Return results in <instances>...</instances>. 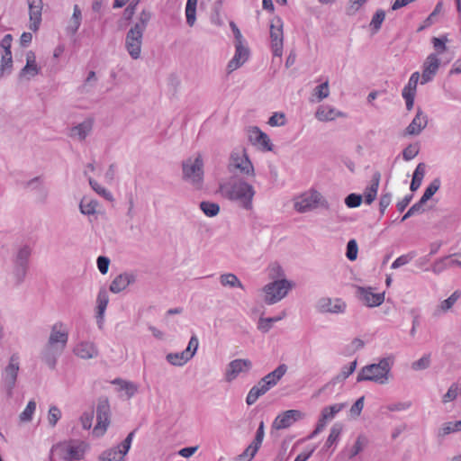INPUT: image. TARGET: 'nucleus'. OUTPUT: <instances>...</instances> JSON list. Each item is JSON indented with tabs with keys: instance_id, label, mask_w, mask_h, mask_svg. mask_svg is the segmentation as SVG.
<instances>
[{
	"instance_id": "3c124183",
	"label": "nucleus",
	"mask_w": 461,
	"mask_h": 461,
	"mask_svg": "<svg viewBox=\"0 0 461 461\" xmlns=\"http://www.w3.org/2000/svg\"><path fill=\"white\" fill-rule=\"evenodd\" d=\"M282 320L281 316L277 317H269V318H260L258 321V330H260L262 332H267L272 327V324L274 322H276L278 321Z\"/></svg>"
},
{
	"instance_id": "4be33fe9",
	"label": "nucleus",
	"mask_w": 461,
	"mask_h": 461,
	"mask_svg": "<svg viewBox=\"0 0 461 461\" xmlns=\"http://www.w3.org/2000/svg\"><path fill=\"white\" fill-rule=\"evenodd\" d=\"M136 276L132 273L124 272L118 275L111 283L109 290L113 294H118L126 289L131 284L134 283Z\"/></svg>"
},
{
	"instance_id": "6ab92c4d",
	"label": "nucleus",
	"mask_w": 461,
	"mask_h": 461,
	"mask_svg": "<svg viewBox=\"0 0 461 461\" xmlns=\"http://www.w3.org/2000/svg\"><path fill=\"white\" fill-rule=\"evenodd\" d=\"M249 50L244 45V42H235V54L228 63L230 72L236 70L241 67L249 59Z\"/></svg>"
},
{
	"instance_id": "37998d69",
	"label": "nucleus",
	"mask_w": 461,
	"mask_h": 461,
	"mask_svg": "<svg viewBox=\"0 0 461 461\" xmlns=\"http://www.w3.org/2000/svg\"><path fill=\"white\" fill-rule=\"evenodd\" d=\"M36 411V402L34 400L29 401L25 409L20 413L19 420L21 422H30Z\"/></svg>"
},
{
	"instance_id": "cd10ccee",
	"label": "nucleus",
	"mask_w": 461,
	"mask_h": 461,
	"mask_svg": "<svg viewBox=\"0 0 461 461\" xmlns=\"http://www.w3.org/2000/svg\"><path fill=\"white\" fill-rule=\"evenodd\" d=\"M428 124V118L421 111H418L411 122L406 128V131L410 135L419 134Z\"/></svg>"
},
{
	"instance_id": "4d7b16f0",
	"label": "nucleus",
	"mask_w": 461,
	"mask_h": 461,
	"mask_svg": "<svg viewBox=\"0 0 461 461\" xmlns=\"http://www.w3.org/2000/svg\"><path fill=\"white\" fill-rule=\"evenodd\" d=\"M315 95L318 98V101H321L325 98H327L330 95L329 90V82L325 81L324 83L317 86L314 89Z\"/></svg>"
},
{
	"instance_id": "412c9836",
	"label": "nucleus",
	"mask_w": 461,
	"mask_h": 461,
	"mask_svg": "<svg viewBox=\"0 0 461 461\" xmlns=\"http://www.w3.org/2000/svg\"><path fill=\"white\" fill-rule=\"evenodd\" d=\"M440 186V181L439 179H434L429 185L426 188L423 195L421 196L420 202L416 204H414L406 213H405V219L413 215L416 212L420 210L421 205L425 203L428 200H429L436 192L439 189Z\"/></svg>"
},
{
	"instance_id": "7c9ffc66",
	"label": "nucleus",
	"mask_w": 461,
	"mask_h": 461,
	"mask_svg": "<svg viewBox=\"0 0 461 461\" xmlns=\"http://www.w3.org/2000/svg\"><path fill=\"white\" fill-rule=\"evenodd\" d=\"M32 254V249L29 245L20 247L14 256L13 264L29 267V259Z\"/></svg>"
},
{
	"instance_id": "5fc2aeb1",
	"label": "nucleus",
	"mask_w": 461,
	"mask_h": 461,
	"mask_svg": "<svg viewBox=\"0 0 461 461\" xmlns=\"http://www.w3.org/2000/svg\"><path fill=\"white\" fill-rule=\"evenodd\" d=\"M356 367H357V360L350 362L348 366H344L341 368L340 373L338 375L337 379L339 381H343V380L347 379L351 374L354 373V371L356 370Z\"/></svg>"
},
{
	"instance_id": "864d4df0",
	"label": "nucleus",
	"mask_w": 461,
	"mask_h": 461,
	"mask_svg": "<svg viewBox=\"0 0 461 461\" xmlns=\"http://www.w3.org/2000/svg\"><path fill=\"white\" fill-rule=\"evenodd\" d=\"M61 418V411L56 405H52L49 409L48 421L50 427H55Z\"/></svg>"
},
{
	"instance_id": "4468645a",
	"label": "nucleus",
	"mask_w": 461,
	"mask_h": 461,
	"mask_svg": "<svg viewBox=\"0 0 461 461\" xmlns=\"http://www.w3.org/2000/svg\"><path fill=\"white\" fill-rule=\"evenodd\" d=\"M346 307V303L340 298L323 297L316 303V310L321 313H343Z\"/></svg>"
},
{
	"instance_id": "f3484780",
	"label": "nucleus",
	"mask_w": 461,
	"mask_h": 461,
	"mask_svg": "<svg viewBox=\"0 0 461 461\" xmlns=\"http://www.w3.org/2000/svg\"><path fill=\"white\" fill-rule=\"evenodd\" d=\"M29 8L30 29L33 32L39 30L41 23V15L43 9L42 0H26Z\"/></svg>"
},
{
	"instance_id": "a878e982",
	"label": "nucleus",
	"mask_w": 461,
	"mask_h": 461,
	"mask_svg": "<svg viewBox=\"0 0 461 461\" xmlns=\"http://www.w3.org/2000/svg\"><path fill=\"white\" fill-rule=\"evenodd\" d=\"M345 114L330 105H320L315 113V117L321 122L333 121L338 117H344Z\"/></svg>"
},
{
	"instance_id": "680f3d73",
	"label": "nucleus",
	"mask_w": 461,
	"mask_h": 461,
	"mask_svg": "<svg viewBox=\"0 0 461 461\" xmlns=\"http://www.w3.org/2000/svg\"><path fill=\"white\" fill-rule=\"evenodd\" d=\"M447 41V38L446 36H443L441 38L434 37L432 39L433 47L438 54L443 53L447 50V47H446Z\"/></svg>"
},
{
	"instance_id": "de8ad7c7",
	"label": "nucleus",
	"mask_w": 461,
	"mask_h": 461,
	"mask_svg": "<svg viewBox=\"0 0 461 461\" xmlns=\"http://www.w3.org/2000/svg\"><path fill=\"white\" fill-rule=\"evenodd\" d=\"M135 433H136V429L131 431L127 435L125 439L120 445L117 446L116 448L118 451H120V455L122 456V458L129 452L131 443H132V440L134 438Z\"/></svg>"
},
{
	"instance_id": "e433bc0d",
	"label": "nucleus",
	"mask_w": 461,
	"mask_h": 461,
	"mask_svg": "<svg viewBox=\"0 0 461 461\" xmlns=\"http://www.w3.org/2000/svg\"><path fill=\"white\" fill-rule=\"evenodd\" d=\"M342 425L340 423H335L330 431V435L325 442L324 447L330 448L332 445L336 444L342 432Z\"/></svg>"
},
{
	"instance_id": "09e8293b",
	"label": "nucleus",
	"mask_w": 461,
	"mask_h": 461,
	"mask_svg": "<svg viewBox=\"0 0 461 461\" xmlns=\"http://www.w3.org/2000/svg\"><path fill=\"white\" fill-rule=\"evenodd\" d=\"M122 459L116 447L104 450L99 456L100 461H122Z\"/></svg>"
},
{
	"instance_id": "393cba45",
	"label": "nucleus",
	"mask_w": 461,
	"mask_h": 461,
	"mask_svg": "<svg viewBox=\"0 0 461 461\" xmlns=\"http://www.w3.org/2000/svg\"><path fill=\"white\" fill-rule=\"evenodd\" d=\"M94 121L91 118L86 119L84 122L70 129L69 136L80 141L84 140L93 129Z\"/></svg>"
},
{
	"instance_id": "9d476101",
	"label": "nucleus",
	"mask_w": 461,
	"mask_h": 461,
	"mask_svg": "<svg viewBox=\"0 0 461 461\" xmlns=\"http://www.w3.org/2000/svg\"><path fill=\"white\" fill-rule=\"evenodd\" d=\"M239 170L246 176H254V167L244 149L234 150L230 154L229 170Z\"/></svg>"
},
{
	"instance_id": "c756f323",
	"label": "nucleus",
	"mask_w": 461,
	"mask_h": 461,
	"mask_svg": "<svg viewBox=\"0 0 461 461\" xmlns=\"http://www.w3.org/2000/svg\"><path fill=\"white\" fill-rule=\"evenodd\" d=\"M269 390L265 386V384L259 380L257 384L252 386L249 391L246 397V403L248 405L254 404L258 399L267 393Z\"/></svg>"
},
{
	"instance_id": "e2e57ef3",
	"label": "nucleus",
	"mask_w": 461,
	"mask_h": 461,
	"mask_svg": "<svg viewBox=\"0 0 461 461\" xmlns=\"http://www.w3.org/2000/svg\"><path fill=\"white\" fill-rule=\"evenodd\" d=\"M267 123L272 127L285 125V114L282 113H274V114L269 118Z\"/></svg>"
},
{
	"instance_id": "dca6fc26",
	"label": "nucleus",
	"mask_w": 461,
	"mask_h": 461,
	"mask_svg": "<svg viewBox=\"0 0 461 461\" xmlns=\"http://www.w3.org/2000/svg\"><path fill=\"white\" fill-rule=\"evenodd\" d=\"M52 451L59 452L64 461L80 460L83 456V450L80 446H74L68 443H59L52 447Z\"/></svg>"
},
{
	"instance_id": "473e14b6",
	"label": "nucleus",
	"mask_w": 461,
	"mask_h": 461,
	"mask_svg": "<svg viewBox=\"0 0 461 461\" xmlns=\"http://www.w3.org/2000/svg\"><path fill=\"white\" fill-rule=\"evenodd\" d=\"M97 318L103 319L104 313L109 303L108 293L105 288L100 289L97 294Z\"/></svg>"
},
{
	"instance_id": "20e7f679",
	"label": "nucleus",
	"mask_w": 461,
	"mask_h": 461,
	"mask_svg": "<svg viewBox=\"0 0 461 461\" xmlns=\"http://www.w3.org/2000/svg\"><path fill=\"white\" fill-rule=\"evenodd\" d=\"M393 363V357H386L381 358L378 363L364 366L357 374V382L371 381L379 384H386Z\"/></svg>"
},
{
	"instance_id": "a19ab883",
	"label": "nucleus",
	"mask_w": 461,
	"mask_h": 461,
	"mask_svg": "<svg viewBox=\"0 0 461 461\" xmlns=\"http://www.w3.org/2000/svg\"><path fill=\"white\" fill-rule=\"evenodd\" d=\"M13 68V58L11 50H8L7 53H4L1 59L0 65V77L5 75H9L12 72Z\"/></svg>"
},
{
	"instance_id": "ea45409f",
	"label": "nucleus",
	"mask_w": 461,
	"mask_h": 461,
	"mask_svg": "<svg viewBox=\"0 0 461 461\" xmlns=\"http://www.w3.org/2000/svg\"><path fill=\"white\" fill-rule=\"evenodd\" d=\"M98 206V203L95 200H88L86 198H83L79 203V209L82 214L85 215H93L96 212V207Z\"/></svg>"
},
{
	"instance_id": "c03bdc74",
	"label": "nucleus",
	"mask_w": 461,
	"mask_h": 461,
	"mask_svg": "<svg viewBox=\"0 0 461 461\" xmlns=\"http://www.w3.org/2000/svg\"><path fill=\"white\" fill-rule=\"evenodd\" d=\"M113 384L120 385L121 390L125 391L129 398L132 397L138 391V387L135 384L121 378L114 379Z\"/></svg>"
},
{
	"instance_id": "6e6d98bb",
	"label": "nucleus",
	"mask_w": 461,
	"mask_h": 461,
	"mask_svg": "<svg viewBox=\"0 0 461 461\" xmlns=\"http://www.w3.org/2000/svg\"><path fill=\"white\" fill-rule=\"evenodd\" d=\"M461 293L459 291H455L447 299L441 302V310L444 312L449 310L456 303V302L459 299Z\"/></svg>"
},
{
	"instance_id": "8fccbe9b",
	"label": "nucleus",
	"mask_w": 461,
	"mask_h": 461,
	"mask_svg": "<svg viewBox=\"0 0 461 461\" xmlns=\"http://www.w3.org/2000/svg\"><path fill=\"white\" fill-rule=\"evenodd\" d=\"M384 18L385 13L384 10L380 9L375 12L370 22V27L374 33L377 32L380 30L382 23L384 21Z\"/></svg>"
},
{
	"instance_id": "a211bd4d",
	"label": "nucleus",
	"mask_w": 461,
	"mask_h": 461,
	"mask_svg": "<svg viewBox=\"0 0 461 461\" xmlns=\"http://www.w3.org/2000/svg\"><path fill=\"white\" fill-rule=\"evenodd\" d=\"M73 353L77 357L85 360L93 359L99 356L97 346L94 342L88 340L78 342L75 346Z\"/></svg>"
},
{
	"instance_id": "774afa93",
	"label": "nucleus",
	"mask_w": 461,
	"mask_h": 461,
	"mask_svg": "<svg viewBox=\"0 0 461 461\" xmlns=\"http://www.w3.org/2000/svg\"><path fill=\"white\" fill-rule=\"evenodd\" d=\"M256 451L251 450V447H248L238 456V461H251L256 456Z\"/></svg>"
},
{
	"instance_id": "f8f14e48",
	"label": "nucleus",
	"mask_w": 461,
	"mask_h": 461,
	"mask_svg": "<svg viewBox=\"0 0 461 461\" xmlns=\"http://www.w3.org/2000/svg\"><path fill=\"white\" fill-rule=\"evenodd\" d=\"M270 39L274 56L281 57L283 54L284 33L283 22L279 17L273 20L270 25Z\"/></svg>"
},
{
	"instance_id": "9b49d317",
	"label": "nucleus",
	"mask_w": 461,
	"mask_h": 461,
	"mask_svg": "<svg viewBox=\"0 0 461 461\" xmlns=\"http://www.w3.org/2000/svg\"><path fill=\"white\" fill-rule=\"evenodd\" d=\"M321 198V194L315 190L306 192L294 199V210L301 213L310 212L317 207Z\"/></svg>"
},
{
	"instance_id": "58836bf2",
	"label": "nucleus",
	"mask_w": 461,
	"mask_h": 461,
	"mask_svg": "<svg viewBox=\"0 0 461 461\" xmlns=\"http://www.w3.org/2000/svg\"><path fill=\"white\" fill-rule=\"evenodd\" d=\"M424 176H425V165L420 163L417 166V167L413 173V176H412V180L411 183V191H415L420 186Z\"/></svg>"
},
{
	"instance_id": "ddd939ff",
	"label": "nucleus",
	"mask_w": 461,
	"mask_h": 461,
	"mask_svg": "<svg viewBox=\"0 0 461 461\" xmlns=\"http://www.w3.org/2000/svg\"><path fill=\"white\" fill-rule=\"evenodd\" d=\"M303 414L299 410H288L278 414L273 423L272 428L277 430L290 428L294 422L303 419Z\"/></svg>"
},
{
	"instance_id": "a18cd8bd",
	"label": "nucleus",
	"mask_w": 461,
	"mask_h": 461,
	"mask_svg": "<svg viewBox=\"0 0 461 461\" xmlns=\"http://www.w3.org/2000/svg\"><path fill=\"white\" fill-rule=\"evenodd\" d=\"M343 408L344 404L342 403L327 406L321 410V415L323 417V420H327L329 421L331 420Z\"/></svg>"
},
{
	"instance_id": "79ce46f5",
	"label": "nucleus",
	"mask_w": 461,
	"mask_h": 461,
	"mask_svg": "<svg viewBox=\"0 0 461 461\" xmlns=\"http://www.w3.org/2000/svg\"><path fill=\"white\" fill-rule=\"evenodd\" d=\"M199 207L207 217H214L220 212V206L216 203L203 201Z\"/></svg>"
},
{
	"instance_id": "7ed1b4c3",
	"label": "nucleus",
	"mask_w": 461,
	"mask_h": 461,
	"mask_svg": "<svg viewBox=\"0 0 461 461\" xmlns=\"http://www.w3.org/2000/svg\"><path fill=\"white\" fill-rule=\"evenodd\" d=\"M221 191L224 197L239 202L244 209H252L255 191L253 186L247 182L241 179L230 180L221 185Z\"/></svg>"
},
{
	"instance_id": "39448f33",
	"label": "nucleus",
	"mask_w": 461,
	"mask_h": 461,
	"mask_svg": "<svg viewBox=\"0 0 461 461\" xmlns=\"http://www.w3.org/2000/svg\"><path fill=\"white\" fill-rule=\"evenodd\" d=\"M183 179L195 188L202 187L203 183V161L201 155L189 158L182 163Z\"/></svg>"
},
{
	"instance_id": "c9c22d12",
	"label": "nucleus",
	"mask_w": 461,
	"mask_h": 461,
	"mask_svg": "<svg viewBox=\"0 0 461 461\" xmlns=\"http://www.w3.org/2000/svg\"><path fill=\"white\" fill-rule=\"evenodd\" d=\"M461 431V420L456 421H448L442 424L439 428L438 435L445 437L450 433Z\"/></svg>"
},
{
	"instance_id": "f257e3e1",
	"label": "nucleus",
	"mask_w": 461,
	"mask_h": 461,
	"mask_svg": "<svg viewBox=\"0 0 461 461\" xmlns=\"http://www.w3.org/2000/svg\"><path fill=\"white\" fill-rule=\"evenodd\" d=\"M68 337V329L62 321H57L51 326L48 341L41 352V360L50 369L56 368L58 359L67 347Z\"/></svg>"
},
{
	"instance_id": "69168bd1",
	"label": "nucleus",
	"mask_w": 461,
	"mask_h": 461,
	"mask_svg": "<svg viewBox=\"0 0 461 461\" xmlns=\"http://www.w3.org/2000/svg\"><path fill=\"white\" fill-rule=\"evenodd\" d=\"M110 259L107 257L100 256L97 258V267L101 274L105 275L108 272Z\"/></svg>"
},
{
	"instance_id": "0eeeda50",
	"label": "nucleus",
	"mask_w": 461,
	"mask_h": 461,
	"mask_svg": "<svg viewBox=\"0 0 461 461\" xmlns=\"http://www.w3.org/2000/svg\"><path fill=\"white\" fill-rule=\"evenodd\" d=\"M95 411L96 424L93 429V434L100 438L104 435L111 422L110 404L106 398L98 401Z\"/></svg>"
},
{
	"instance_id": "c85d7f7f",
	"label": "nucleus",
	"mask_w": 461,
	"mask_h": 461,
	"mask_svg": "<svg viewBox=\"0 0 461 461\" xmlns=\"http://www.w3.org/2000/svg\"><path fill=\"white\" fill-rule=\"evenodd\" d=\"M81 22H82L81 9L77 5H75L73 7V14L70 18L69 23L66 27L67 34L71 35V36L75 35L77 32V31L81 25Z\"/></svg>"
},
{
	"instance_id": "6e6552de",
	"label": "nucleus",
	"mask_w": 461,
	"mask_h": 461,
	"mask_svg": "<svg viewBox=\"0 0 461 461\" xmlns=\"http://www.w3.org/2000/svg\"><path fill=\"white\" fill-rule=\"evenodd\" d=\"M291 288L292 285L286 279L276 280L267 284L264 287L266 303L267 304H274L281 301Z\"/></svg>"
},
{
	"instance_id": "13d9d810",
	"label": "nucleus",
	"mask_w": 461,
	"mask_h": 461,
	"mask_svg": "<svg viewBox=\"0 0 461 461\" xmlns=\"http://www.w3.org/2000/svg\"><path fill=\"white\" fill-rule=\"evenodd\" d=\"M357 251L358 248L357 241L355 240H350L347 244L346 256L348 259H349L350 261L355 260L357 257Z\"/></svg>"
},
{
	"instance_id": "2f4dec72",
	"label": "nucleus",
	"mask_w": 461,
	"mask_h": 461,
	"mask_svg": "<svg viewBox=\"0 0 461 461\" xmlns=\"http://www.w3.org/2000/svg\"><path fill=\"white\" fill-rule=\"evenodd\" d=\"M167 361L175 366H183L185 365L191 358L190 354L185 351L176 352V353H168L166 356Z\"/></svg>"
},
{
	"instance_id": "338daca9",
	"label": "nucleus",
	"mask_w": 461,
	"mask_h": 461,
	"mask_svg": "<svg viewBox=\"0 0 461 461\" xmlns=\"http://www.w3.org/2000/svg\"><path fill=\"white\" fill-rule=\"evenodd\" d=\"M140 0H133L132 2L130 3V5L125 8L124 12H123V16L125 18V20L127 21H130L132 16L134 15L135 14V11H136V7L139 4Z\"/></svg>"
},
{
	"instance_id": "f704fd0d",
	"label": "nucleus",
	"mask_w": 461,
	"mask_h": 461,
	"mask_svg": "<svg viewBox=\"0 0 461 461\" xmlns=\"http://www.w3.org/2000/svg\"><path fill=\"white\" fill-rule=\"evenodd\" d=\"M27 271V267L14 265L11 274V281L14 283V285L19 286L23 283Z\"/></svg>"
},
{
	"instance_id": "5701e85b",
	"label": "nucleus",
	"mask_w": 461,
	"mask_h": 461,
	"mask_svg": "<svg viewBox=\"0 0 461 461\" xmlns=\"http://www.w3.org/2000/svg\"><path fill=\"white\" fill-rule=\"evenodd\" d=\"M287 370L288 366L285 364H280L275 370L263 376L260 381L270 390L278 384Z\"/></svg>"
},
{
	"instance_id": "f03ea898",
	"label": "nucleus",
	"mask_w": 461,
	"mask_h": 461,
	"mask_svg": "<svg viewBox=\"0 0 461 461\" xmlns=\"http://www.w3.org/2000/svg\"><path fill=\"white\" fill-rule=\"evenodd\" d=\"M151 13L142 10L135 23L125 36V49L132 59L140 58L143 34L151 19Z\"/></svg>"
},
{
	"instance_id": "603ef678",
	"label": "nucleus",
	"mask_w": 461,
	"mask_h": 461,
	"mask_svg": "<svg viewBox=\"0 0 461 461\" xmlns=\"http://www.w3.org/2000/svg\"><path fill=\"white\" fill-rule=\"evenodd\" d=\"M461 394V387H459L456 384H453L447 390V392L443 395L442 402L444 403L449 402L456 399L458 394Z\"/></svg>"
},
{
	"instance_id": "4c0bfd02",
	"label": "nucleus",
	"mask_w": 461,
	"mask_h": 461,
	"mask_svg": "<svg viewBox=\"0 0 461 461\" xmlns=\"http://www.w3.org/2000/svg\"><path fill=\"white\" fill-rule=\"evenodd\" d=\"M198 0H187L185 5V17L186 23L189 26H194L196 21V5Z\"/></svg>"
},
{
	"instance_id": "bb28decb",
	"label": "nucleus",
	"mask_w": 461,
	"mask_h": 461,
	"mask_svg": "<svg viewBox=\"0 0 461 461\" xmlns=\"http://www.w3.org/2000/svg\"><path fill=\"white\" fill-rule=\"evenodd\" d=\"M39 73L40 68L36 64L35 55L32 51H29L26 55V65L20 71L19 77H27L30 79Z\"/></svg>"
},
{
	"instance_id": "49530a36",
	"label": "nucleus",
	"mask_w": 461,
	"mask_h": 461,
	"mask_svg": "<svg viewBox=\"0 0 461 461\" xmlns=\"http://www.w3.org/2000/svg\"><path fill=\"white\" fill-rule=\"evenodd\" d=\"M89 185L92 189L107 201H113V196L110 191L99 185L95 180L89 178Z\"/></svg>"
},
{
	"instance_id": "2eb2a0df",
	"label": "nucleus",
	"mask_w": 461,
	"mask_h": 461,
	"mask_svg": "<svg viewBox=\"0 0 461 461\" xmlns=\"http://www.w3.org/2000/svg\"><path fill=\"white\" fill-rule=\"evenodd\" d=\"M356 288L358 299L368 307L379 306L384 300L383 293H374L371 287L357 286Z\"/></svg>"
},
{
	"instance_id": "b1692460",
	"label": "nucleus",
	"mask_w": 461,
	"mask_h": 461,
	"mask_svg": "<svg viewBox=\"0 0 461 461\" xmlns=\"http://www.w3.org/2000/svg\"><path fill=\"white\" fill-rule=\"evenodd\" d=\"M249 138L250 140L258 145L263 151H271L273 149V144L269 137L258 127L252 128Z\"/></svg>"
},
{
	"instance_id": "052dcab7",
	"label": "nucleus",
	"mask_w": 461,
	"mask_h": 461,
	"mask_svg": "<svg viewBox=\"0 0 461 461\" xmlns=\"http://www.w3.org/2000/svg\"><path fill=\"white\" fill-rule=\"evenodd\" d=\"M94 419V411H85L80 416V423L84 429H90L92 427Z\"/></svg>"
},
{
	"instance_id": "1a4fd4ad",
	"label": "nucleus",
	"mask_w": 461,
	"mask_h": 461,
	"mask_svg": "<svg viewBox=\"0 0 461 461\" xmlns=\"http://www.w3.org/2000/svg\"><path fill=\"white\" fill-rule=\"evenodd\" d=\"M253 367L252 361L248 358H236L231 360L226 366L224 379L231 383L240 375H248Z\"/></svg>"
},
{
	"instance_id": "aec40b11",
	"label": "nucleus",
	"mask_w": 461,
	"mask_h": 461,
	"mask_svg": "<svg viewBox=\"0 0 461 461\" xmlns=\"http://www.w3.org/2000/svg\"><path fill=\"white\" fill-rule=\"evenodd\" d=\"M439 67V59L436 54H430L423 64L421 84L430 81L436 75Z\"/></svg>"
},
{
	"instance_id": "bf43d9fd",
	"label": "nucleus",
	"mask_w": 461,
	"mask_h": 461,
	"mask_svg": "<svg viewBox=\"0 0 461 461\" xmlns=\"http://www.w3.org/2000/svg\"><path fill=\"white\" fill-rule=\"evenodd\" d=\"M362 203V195L357 194H349L346 199L345 203L348 208H357Z\"/></svg>"
},
{
	"instance_id": "423d86ee",
	"label": "nucleus",
	"mask_w": 461,
	"mask_h": 461,
	"mask_svg": "<svg viewBox=\"0 0 461 461\" xmlns=\"http://www.w3.org/2000/svg\"><path fill=\"white\" fill-rule=\"evenodd\" d=\"M19 370L20 357L18 354H13L10 357L8 365L4 368L1 374L3 386L6 392L7 396L9 397L13 395V391L16 384Z\"/></svg>"
},
{
	"instance_id": "72a5a7b5",
	"label": "nucleus",
	"mask_w": 461,
	"mask_h": 461,
	"mask_svg": "<svg viewBox=\"0 0 461 461\" xmlns=\"http://www.w3.org/2000/svg\"><path fill=\"white\" fill-rule=\"evenodd\" d=\"M220 283L222 286H228L230 288L238 287L240 289H244V285L237 277V276L231 273L221 275Z\"/></svg>"
},
{
	"instance_id": "0e129e2a",
	"label": "nucleus",
	"mask_w": 461,
	"mask_h": 461,
	"mask_svg": "<svg viewBox=\"0 0 461 461\" xmlns=\"http://www.w3.org/2000/svg\"><path fill=\"white\" fill-rule=\"evenodd\" d=\"M198 346H199L198 339L195 335H194L191 337V339L188 342V346L184 351L189 353L190 358H192L195 355Z\"/></svg>"
}]
</instances>
